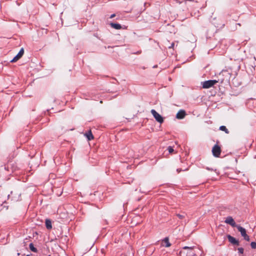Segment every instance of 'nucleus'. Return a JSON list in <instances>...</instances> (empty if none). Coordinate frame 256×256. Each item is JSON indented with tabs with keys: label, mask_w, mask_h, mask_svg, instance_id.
Wrapping results in <instances>:
<instances>
[{
	"label": "nucleus",
	"mask_w": 256,
	"mask_h": 256,
	"mask_svg": "<svg viewBox=\"0 0 256 256\" xmlns=\"http://www.w3.org/2000/svg\"><path fill=\"white\" fill-rule=\"evenodd\" d=\"M250 246L253 249L256 248V242H252L250 243Z\"/></svg>",
	"instance_id": "aec40b11"
},
{
	"label": "nucleus",
	"mask_w": 256,
	"mask_h": 256,
	"mask_svg": "<svg viewBox=\"0 0 256 256\" xmlns=\"http://www.w3.org/2000/svg\"><path fill=\"white\" fill-rule=\"evenodd\" d=\"M225 223L230 225L232 227H236L237 228V226H239L240 225H238L236 224L232 216H228L226 220H224Z\"/></svg>",
	"instance_id": "423d86ee"
},
{
	"label": "nucleus",
	"mask_w": 256,
	"mask_h": 256,
	"mask_svg": "<svg viewBox=\"0 0 256 256\" xmlns=\"http://www.w3.org/2000/svg\"><path fill=\"white\" fill-rule=\"evenodd\" d=\"M168 152L170 153H172L174 152V149H173V148L172 146H168Z\"/></svg>",
	"instance_id": "4be33fe9"
},
{
	"label": "nucleus",
	"mask_w": 256,
	"mask_h": 256,
	"mask_svg": "<svg viewBox=\"0 0 256 256\" xmlns=\"http://www.w3.org/2000/svg\"><path fill=\"white\" fill-rule=\"evenodd\" d=\"M220 130L224 131L226 134H228L229 131L224 126H222L220 127Z\"/></svg>",
	"instance_id": "dca6fc26"
},
{
	"label": "nucleus",
	"mask_w": 256,
	"mask_h": 256,
	"mask_svg": "<svg viewBox=\"0 0 256 256\" xmlns=\"http://www.w3.org/2000/svg\"><path fill=\"white\" fill-rule=\"evenodd\" d=\"M212 152L214 156L216 158L219 157L221 152L220 146L218 144H215L212 148Z\"/></svg>",
	"instance_id": "39448f33"
},
{
	"label": "nucleus",
	"mask_w": 256,
	"mask_h": 256,
	"mask_svg": "<svg viewBox=\"0 0 256 256\" xmlns=\"http://www.w3.org/2000/svg\"><path fill=\"white\" fill-rule=\"evenodd\" d=\"M110 25L112 28L116 30H120L122 28L121 25L119 24L111 22Z\"/></svg>",
	"instance_id": "9d476101"
},
{
	"label": "nucleus",
	"mask_w": 256,
	"mask_h": 256,
	"mask_svg": "<svg viewBox=\"0 0 256 256\" xmlns=\"http://www.w3.org/2000/svg\"><path fill=\"white\" fill-rule=\"evenodd\" d=\"M176 215L180 220H182L185 218L184 213L183 214H177Z\"/></svg>",
	"instance_id": "6ab92c4d"
},
{
	"label": "nucleus",
	"mask_w": 256,
	"mask_h": 256,
	"mask_svg": "<svg viewBox=\"0 0 256 256\" xmlns=\"http://www.w3.org/2000/svg\"><path fill=\"white\" fill-rule=\"evenodd\" d=\"M238 230L240 232L242 236L244 238V240L246 241H250V237L246 234V230L244 228H242L240 226H237Z\"/></svg>",
	"instance_id": "7ed1b4c3"
},
{
	"label": "nucleus",
	"mask_w": 256,
	"mask_h": 256,
	"mask_svg": "<svg viewBox=\"0 0 256 256\" xmlns=\"http://www.w3.org/2000/svg\"><path fill=\"white\" fill-rule=\"evenodd\" d=\"M186 250V256H194L196 254L195 251L192 248L187 246L184 247Z\"/></svg>",
	"instance_id": "6e6552de"
},
{
	"label": "nucleus",
	"mask_w": 256,
	"mask_h": 256,
	"mask_svg": "<svg viewBox=\"0 0 256 256\" xmlns=\"http://www.w3.org/2000/svg\"><path fill=\"white\" fill-rule=\"evenodd\" d=\"M21 194L15 190L14 191H12L10 194H8V198H11L12 200L17 201L20 200V197Z\"/></svg>",
	"instance_id": "f257e3e1"
},
{
	"label": "nucleus",
	"mask_w": 256,
	"mask_h": 256,
	"mask_svg": "<svg viewBox=\"0 0 256 256\" xmlns=\"http://www.w3.org/2000/svg\"><path fill=\"white\" fill-rule=\"evenodd\" d=\"M32 256V254H27V255H26V256Z\"/></svg>",
	"instance_id": "bb28decb"
},
{
	"label": "nucleus",
	"mask_w": 256,
	"mask_h": 256,
	"mask_svg": "<svg viewBox=\"0 0 256 256\" xmlns=\"http://www.w3.org/2000/svg\"><path fill=\"white\" fill-rule=\"evenodd\" d=\"M163 245L166 247H169L170 246V244L169 242L168 238H165L163 240Z\"/></svg>",
	"instance_id": "ddd939ff"
},
{
	"label": "nucleus",
	"mask_w": 256,
	"mask_h": 256,
	"mask_svg": "<svg viewBox=\"0 0 256 256\" xmlns=\"http://www.w3.org/2000/svg\"><path fill=\"white\" fill-rule=\"evenodd\" d=\"M151 113L153 116L154 118L160 124H162L164 122L163 118L158 113L154 110L152 109L151 110Z\"/></svg>",
	"instance_id": "20e7f679"
},
{
	"label": "nucleus",
	"mask_w": 256,
	"mask_h": 256,
	"mask_svg": "<svg viewBox=\"0 0 256 256\" xmlns=\"http://www.w3.org/2000/svg\"><path fill=\"white\" fill-rule=\"evenodd\" d=\"M24 54V50L23 48H22L18 53L16 54L18 55L20 58H22Z\"/></svg>",
	"instance_id": "a211bd4d"
},
{
	"label": "nucleus",
	"mask_w": 256,
	"mask_h": 256,
	"mask_svg": "<svg viewBox=\"0 0 256 256\" xmlns=\"http://www.w3.org/2000/svg\"><path fill=\"white\" fill-rule=\"evenodd\" d=\"M177 256H186V250L184 249V248H183V250H180Z\"/></svg>",
	"instance_id": "4468645a"
},
{
	"label": "nucleus",
	"mask_w": 256,
	"mask_h": 256,
	"mask_svg": "<svg viewBox=\"0 0 256 256\" xmlns=\"http://www.w3.org/2000/svg\"><path fill=\"white\" fill-rule=\"evenodd\" d=\"M46 226L48 230H50L52 228V222L50 219L46 220Z\"/></svg>",
	"instance_id": "9b49d317"
},
{
	"label": "nucleus",
	"mask_w": 256,
	"mask_h": 256,
	"mask_svg": "<svg viewBox=\"0 0 256 256\" xmlns=\"http://www.w3.org/2000/svg\"><path fill=\"white\" fill-rule=\"evenodd\" d=\"M30 250L34 252H37V249L34 246L32 243H30L29 245Z\"/></svg>",
	"instance_id": "2eb2a0df"
},
{
	"label": "nucleus",
	"mask_w": 256,
	"mask_h": 256,
	"mask_svg": "<svg viewBox=\"0 0 256 256\" xmlns=\"http://www.w3.org/2000/svg\"><path fill=\"white\" fill-rule=\"evenodd\" d=\"M115 16H116V14H112L110 16V18H114Z\"/></svg>",
	"instance_id": "393cba45"
},
{
	"label": "nucleus",
	"mask_w": 256,
	"mask_h": 256,
	"mask_svg": "<svg viewBox=\"0 0 256 256\" xmlns=\"http://www.w3.org/2000/svg\"><path fill=\"white\" fill-rule=\"evenodd\" d=\"M140 53H141V51H138V52H136L135 54H140Z\"/></svg>",
	"instance_id": "a878e982"
},
{
	"label": "nucleus",
	"mask_w": 256,
	"mask_h": 256,
	"mask_svg": "<svg viewBox=\"0 0 256 256\" xmlns=\"http://www.w3.org/2000/svg\"><path fill=\"white\" fill-rule=\"evenodd\" d=\"M188 169H186L184 170H187ZM183 170L182 168H177L176 171L178 173H179L180 172L182 171Z\"/></svg>",
	"instance_id": "b1692460"
},
{
	"label": "nucleus",
	"mask_w": 256,
	"mask_h": 256,
	"mask_svg": "<svg viewBox=\"0 0 256 256\" xmlns=\"http://www.w3.org/2000/svg\"><path fill=\"white\" fill-rule=\"evenodd\" d=\"M229 242L234 245L239 246L240 243L238 240H236L230 234L226 236Z\"/></svg>",
	"instance_id": "0eeeda50"
},
{
	"label": "nucleus",
	"mask_w": 256,
	"mask_h": 256,
	"mask_svg": "<svg viewBox=\"0 0 256 256\" xmlns=\"http://www.w3.org/2000/svg\"><path fill=\"white\" fill-rule=\"evenodd\" d=\"M174 42H172V43L171 44L170 46H169V48H174Z\"/></svg>",
	"instance_id": "5701e85b"
},
{
	"label": "nucleus",
	"mask_w": 256,
	"mask_h": 256,
	"mask_svg": "<svg viewBox=\"0 0 256 256\" xmlns=\"http://www.w3.org/2000/svg\"><path fill=\"white\" fill-rule=\"evenodd\" d=\"M186 116V112L184 110H180L178 112L176 115V118L178 119L181 120L184 118Z\"/></svg>",
	"instance_id": "1a4fd4ad"
},
{
	"label": "nucleus",
	"mask_w": 256,
	"mask_h": 256,
	"mask_svg": "<svg viewBox=\"0 0 256 256\" xmlns=\"http://www.w3.org/2000/svg\"><path fill=\"white\" fill-rule=\"evenodd\" d=\"M21 58H20V56H19L18 55H16L14 58L13 59H12L11 60H10V62H16V61H18L19 59H20Z\"/></svg>",
	"instance_id": "f3484780"
},
{
	"label": "nucleus",
	"mask_w": 256,
	"mask_h": 256,
	"mask_svg": "<svg viewBox=\"0 0 256 256\" xmlns=\"http://www.w3.org/2000/svg\"><path fill=\"white\" fill-rule=\"evenodd\" d=\"M238 252L239 254H242L244 253V248H238Z\"/></svg>",
	"instance_id": "412c9836"
},
{
	"label": "nucleus",
	"mask_w": 256,
	"mask_h": 256,
	"mask_svg": "<svg viewBox=\"0 0 256 256\" xmlns=\"http://www.w3.org/2000/svg\"><path fill=\"white\" fill-rule=\"evenodd\" d=\"M85 136L88 140H90L94 138V136L91 130H89L88 132L86 133Z\"/></svg>",
	"instance_id": "f8f14e48"
},
{
	"label": "nucleus",
	"mask_w": 256,
	"mask_h": 256,
	"mask_svg": "<svg viewBox=\"0 0 256 256\" xmlns=\"http://www.w3.org/2000/svg\"><path fill=\"white\" fill-rule=\"evenodd\" d=\"M218 82L216 80H208L202 82L203 88H209L214 86Z\"/></svg>",
	"instance_id": "f03ea898"
}]
</instances>
